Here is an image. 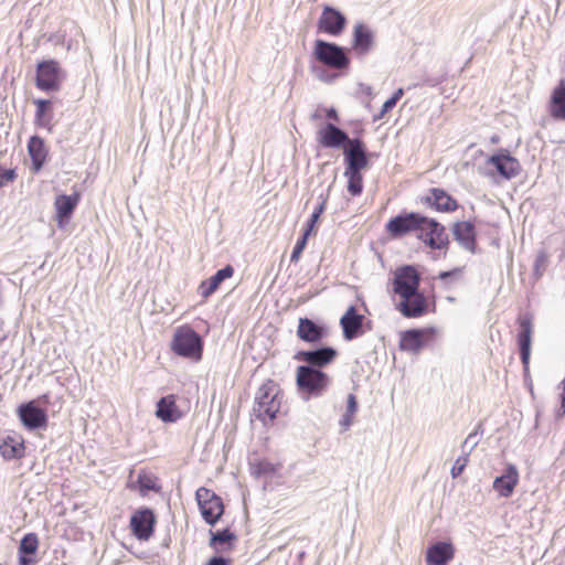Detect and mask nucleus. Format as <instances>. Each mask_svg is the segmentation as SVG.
<instances>
[{
	"mask_svg": "<svg viewBox=\"0 0 565 565\" xmlns=\"http://www.w3.org/2000/svg\"><path fill=\"white\" fill-rule=\"evenodd\" d=\"M282 394L278 384L267 380L256 392L253 413L263 423L274 420L280 409Z\"/></svg>",
	"mask_w": 565,
	"mask_h": 565,
	"instance_id": "obj_1",
	"label": "nucleus"
},
{
	"mask_svg": "<svg viewBox=\"0 0 565 565\" xmlns=\"http://www.w3.org/2000/svg\"><path fill=\"white\" fill-rule=\"evenodd\" d=\"M296 385L305 399L322 396L331 385V377L322 370L297 366Z\"/></svg>",
	"mask_w": 565,
	"mask_h": 565,
	"instance_id": "obj_2",
	"label": "nucleus"
},
{
	"mask_svg": "<svg viewBox=\"0 0 565 565\" xmlns=\"http://www.w3.org/2000/svg\"><path fill=\"white\" fill-rule=\"evenodd\" d=\"M170 347L178 356L194 361H200L202 358L203 340L190 326L175 329Z\"/></svg>",
	"mask_w": 565,
	"mask_h": 565,
	"instance_id": "obj_3",
	"label": "nucleus"
},
{
	"mask_svg": "<svg viewBox=\"0 0 565 565\" xmlns=\"http://www.w3.org/2000/svg\"><path fill=\"white\" fill-rule=\"evenodd\" d=\"M313 55L318 62L337 71L349 68L351 63L347 47L320 39L315 42Z\"/></svg>",
	"mask_w": 565,
	"mask_h": 565,
	"instance_id": "obj_4",
	"label": "nucleus"
},
{
	"mask_svg": "<svg viewBox=\"0 0 565 565\" xmlns=\"http://www.w3.org/2000/svg\"><path fill=\"white\" fill-rule=\"evenodd\" d=\"M65 77V71L55 60H43L36 65L35 85L43 92L60 90Z\"/></svg>",
	"mask_w": 565,
	"mask_h": 565,
	"instance_id": "obj_5",
	"label": "nucleus"
},
{
	"mask_svg": "<svg viewBox=\"0 0 565 565\" xmlns=\"http://www.w3.org/2000/svg\"><path fill=\"white\" fill-rule=\"evenodd\" d=\"M195 498L203 520L209 525H215L224 513L222 499L215 492L204 487L196 490Z\"/></svg>",
	"mask_w": 565,
	"mask_h": 565,
	"instance_id": "obj_6",
	"label": "nucleus"
},
{
	"mask_svg": "<svg viewBox=\"0 0 565 565\" xmlns=\"http://www.w3.org/2000/svg\"><path fill=\"white\" fill-rule=\"evenodd\" d=\"M392 284L395 295L407 298L419 291L420 275L413 265H404L395 270Z\"/></svg>",
	"mask_w": 565,
	"mask_h": 565,
	"instance_id": "obj_7",
	"label": "nucleus"
},
{
	"mask_svg": "<svg viewBox=\"0 0 565 565\" xmlns=\"http://www.w3.org/2000/svg\"><path fill=\"white\" fill-rule=\"evenodd\" d=\"M426 216L416 212H404L392 217L385 225L392 237H402L413 231H420Z\"/></svg>",
	"mask_w": 565,
	"mask_h": 565,
	"instance_id": "obj_8",
	"label": "nucleus"
},
{
	"mask_svg": "<svg viewBox=\"0 0 565 565\" xmlns=\"http://www.w3.org/2000/svg\"><path fill=\"white\" fill-rule=\"evenodd\" d=\"M338 351L333 347L324 345L313 350H301L296 352L294 359L305 362L302 366H311L313 370H322V367L331 364L338 356Z\"/></svg>",
	"mask_w": 565,
	"mask_h": 565,
	"instance_id": "obj_9",
	"label": "nucleus"
},
{
	"mask_svg": "<svg viewBox=\"0 0 565 565\" xmlns=\"http://www.w3.org/2000/svg\"><path fill=\"white\" fill-rule=\"evenodd\" d=\"M418 238L431 249H443L449 244L445 226L435 218H429L427 216L419 231Z\"/></svg>",
	"mask_w": 565,
	"mask_h": 565,
	"instance_id": "obj_10",
	"label": "nucleus"
},
{
	"mask_svg": "<svg viewBox=\"0 0 565 565\" xmlns=\"http://www.w3.org/2000/svg\"><path fill=\"white\" fill-rule=\"evenodd\" d=\"M352 139L347 131L332 122L324 124L317 132V141L323 148L344 150Z\"/></svg>",
	"mask_w": 565,
	"mask_h": 565,
	"instance_id": "obj_11",
	"label": "nucleus"
},
{
	"mask_svg": "<svg viewBox=\"0 0 565 565\" xmlns=\"http://www.w3.org/2000/svg\"><path fill=\"white\" fill-rule=\"evenodd\" d=\"M345 168L364 170L370 164L369 152L365 142L361 138H353L343 150Z\"/></svg>",
	"mask_w": 565,
	"mask_h": 565,
	"instance_id": "obj_12",
	"label": "nucleus"
},
{
	"mask_svg": "<svg viewBox=\"0 0 565 565\" xmlns=\"http://www.w3.org/2000/svg\"><path fill=\"white\" fill-rule=\"evenodd\" d=\"M156 515L149 508L137 510L130 518L132 534L140 541H147L154 532Z\"/></svg>",
	"mask_w": 565,
	"mask_h": 565,
	"instance_id": "obj_13",
	"label": "nucleus"
},
{
	"mask_svg": "<svg viewBox=\"0 0 565 565\" xmlns=\"http://www.w3.org/2000/svg\"><path fill=\"white\" fill-rule=\"evenodd\" d=\"M519 332H518V344L520 350L521 362L524 371H529L530 355H531V342L533 332L532 317L529 313L522 315L518 319Z\"/></svg>",
	"mask_w": 565,
	"mask_h": 565,
	"instance_id": "obj_14",
	"label": "nucleus"
},
{
	"mask_svg": "<svg viewBox=\"0 0 565 565\" xmlns=\"http://www.w3.org/2000/svg\"><path fill=\"white\" fill-rule=\"evenodd\" d=\"M345 25L347 18L342 12L331 6H324L318 21L320 31L338 36L344 31Z\"/></svg>",
	"mask_w": 565,
	"mask_h": 565,
	"instance_id": "obj_15",
	"label": "nucleus"
},
{
	"mask_svg": "<svg viewBox=\"0 0 565 565\" xmlns=\"http://www.w3.org/2000/svg\"><path fill=\"white\" fill-rule=\"evenodd\" d=\"M296 333L301 341L316 344L329 335V328L324 323L303 317L298 320Z\"/></svg>",
	"mask_w": 565,
	"mask_h": 565,
	"instance_id": "obj_16",
	"label": "nucleus"
},
{
	"mask_svg": "<svg viewBox=\"0 0 565 565\" xmlns=\"http://www.w3.org/2000/svg\"><path fill=\"white\" fill-rule=\"evenodd\" d=\"M18 415L21 423L30 430L43 428L47 424L46 412L36 406L34 401L21 404L18 407Z\"/></svg>",
	"mask_w": 565,
	"mask_h": 565,
	"instance_id": "obj_17",
	"label": "nucleus"
},
{
	"mask_svg": "<svg viewBox=\"0 0 565 565\" xmlns=\"http://www.w3.org/2000/svg\"><path fill=\"white\" fill-rule=\"evenodd\" d=\"M434 334V329H409L401 334L399 349L417 354Z\"/></svg>",
	"mask_w": 565,
	"mask_h": 565,
	"instance_id": "obj_18",
	"label": "nucleus"
},
{
	"mask_svg": "<svg viewBox=\"0 0 565 565\" xmlns=\"http://www.w3.org/2000/svg\"><path fill=\"white\" fill-rule=\"evenodd\" d=\"M488 163L493 166L497 172L507 180L518 177L521 172L519 160L512 157L507 150L492 154L488 159Z\"/></svg>",
	"mask_w": 565,
	"mask_h": 565,
	"instance_id": "obj_19",
	"label": "nucleus"
},
{
	"mask_svg": "<svg viewBox=\"0 0 565 565\" xmlns=\"http://www.w3.org/2000/svg\"><path fill=\"white\" fill-rule=\"evenodd\" d=\"M364 316L359 313L355 306H350L340 319L343 338L352 341L364 333Z\"/></svg>",
	"mask_w": 565,
	"mask_h": 565,
	"instance_id": "obj_20",
	"label": "nucleus"
},
{
	"mask_svg": "<svg viewBox=\"0 0 565 565\" xmlns=\"http://www.w3.org/2000/svg\"><path fill=\"white\" fill-rule=\"evenodd\" d=\"M352 50L359 55L369 54L375 44L374 31L363 22H359L353 28Z\"/></svg>",
	"mask_w": 565,
	"mask_h": 565,
	"instance_id": "obj_21",
	"label": "nucleus"
},
{
	"mask_svg": "<svg viewBox=\"0 0 565 565\" xmlns=\"http://www.w3.org/2000/svg\"><path fill=\"white\" fill-rule=\"evenodd\" d=\"M396 309L405 318H419L427 312L428 302L425 295L417 291L411 297L401 298V301L396 305Z\"/></svg>",
	"mask_w": 565,
	"mask_h": 565,
	"instance_id": "obj_22",
	"label": "nucleus"
},
{
	"mask_svg": "<svg viewBox=\"0 0 565 565\" xmlns=\"http://www.w3.org/2000/svg\"><path fill=\"white\" fill-rule=\"evenodd\" d=\"M519 470L515 465H507L503 473L494 478L492 488L502 498H510L519 483Z\"/></svg>",
	"mask_w": 565,
	"mask_h": 565,
	"instance_id": "obj_23",
	"label": "nucleus"
},
{
	"mask_svg": "<svg viewBox=\"0 0 565 565\" xmlns=\"http://www.w3.org/2000/svg\"><path fill=\"white\" fill-rule=\"evenodd\" d=\"M79 201V195L60 194L55 198L54 206L56 211V222L58 227H63L71 218Z\"/></svg>",
	"mask_w": 565,
	"mask_h": 565,
	"instance_id": "obj_24",
	"label": "nucleus"
},
{
	"mask_svg": "<svg viewBox=\"0 0 565 565\" xmlns=\"http://www.w3.org/2000/svg\"><path fill=\"white\" fill-rule=\"evenodd\" d=\"M452 234L461 247L471 253L476 252L477 243L473 223L470 221L456 222L452 225Z\"/></svg>",
	"mask_w": 565,
	"mask_h": 565,
	"instance_id": "obj_25",
	"label": "nucleus"
},
{
	"mask_svg": "<svg viewBox=\"0 0 565 565\" xmlns=\"http://www.w3.org/2000/svg\"><path fill=\"white\" fill-rule=\"evenodd\" d=\"M455 555V548L449 542H437L426 551L428 565H447Z\"/></svg>",
	"mask_w": 565,
	"mask_h": 565,
	"instance_id": "obj_26",
	"label": "nucleus"
},
{
	"mask_svg": "<svg viewBox=\"0 0 565 565\" xmlns=\"http://www.w3.org/2000/svg\"><path fill=\"white\" fill-rule=\"evenodd\" d=\"M430 195L426 198V203L438 212L450 213L458 209V202L444 189L433 188Z\"/></svg>",
	"mask_w": 565,
	"mask_h": 565,
	"instance_id": "obj_27",
	"label": "nucleus"
},
{
	"mask_svg": "<svg viewBox=\"0 0 565 565\" xmlns=\"http://www.w3.org/2000/svg\"><path fill=\"white\" fill-rule=\"evenodd\" d=\"M234 274V268L232 265H226L223 268L218 269L213 276L209 279L203 280L199 286V292L203 298H209L213 295L220 285L227 278H231Z\"/></svg>",
	"mask_w": 565,
	"mask_h": 565,
	"instance_id": "obj_28",
	"label": "nucleus"
},
{
	"mask_svg": "<svg viewBox=\"0 0 565 565\" xmlns=\"http://www.w3.org/2000/svg\"><path fill=\"white\" fill-rule=\"evenodd\" d=\"M156 416L163 423H174L181 418L182 413L175 404L174 395H167L157 402Z\"/></svg>",
	"mask_w": 565,
	"mask_h": 565,
	"instance_id": "obj_29",
	"label": "nucleus"
},
{
	"mask_svg": "<svg viewBox=\"0 0 565 565\" xmlns=\"http://www.w3.org/2000/svg\"><path fill=\"white\" fill-rule=\"evenodd\" d=\"M28 151L32 161V171L38 173L43 168L47 157L44 140L39 136H32L28 142Z\"/></svg>",
	"mask_w": 565,
	"mask_h": 565,
	"instance_id": "obj_30",
	"label": "nucleus"
},
{
	"mask_svg": "<svg viewBox=\"0 0 565 565\" xmlns=\"http://www.w3.org/2000/svg\"><path fill=\"white\" fill-rule=\"evenodd\" d=\"M0 454L7 460L21 458L24 454L23 439L18 435H6L1 437Z\"/></svg>",
	"mask_w": 565,
	"mask_h": 565,
	"instance_id": "obj_31",
	"label": "nucleus"
},
{
	"mask_svg": "<svg viewBox=\"0 0 565 565\" xmlns=\"http://www.w3.org/2000/svg\"><path fill=\"white\" fill-rule=\"evenodd\" d=\"M39 547V539L35 533L25 534L19 545V565H34V555Z\"/></svg>",
	"mask_w": 565,
	"mask_h": 565,
	"instance_id": "obj_32",
	"label": "nucleus"
},
{
	"mask_svg": "<svg viewBox=\"0 0 565 565\" xmlns=\"http://www.w3.org/2000/svg\"><path fill=\"white\" fill-rule=\"evenodd\" d=\"M550 114L553 118L565 120V82L561 81L559 84L553 89L550 99Z\"/></svg>",
	"mask_w": 565,
	"mask_h": 565,
	"instance_id": "obj_33",
	"label": "nucleus"
},
{
	"mask_svg": "<svg viewBox=\"0 0 565 565\" xmlns=\"http://www.w3.org/2000/svg\"><path fill=\"white\" fill-rule=\"evenodd\" d=\"M211 537L209 545L216 552L230 551L236 541V535L230 529L210 531Z\"/></svg>",
	"mask_w": 565,
	"mask_h": 565,
	"instance_id": "obj_34",
	"label": "nucleus"
},
{
	"mask_svg": "<svg viewBox=\"0 0 565 565\" xmlns=\"http://www.w3.org/2000/svg\"><path fill=\"white\" fill-rule=\"evenodd\" d=\"M343 175L348 179V192L352 196H359L363 192V174L362 170H353L345 168Z\"/></svg>",
	"mask_w": 565,
	"mask_h": 565,
	"instance_id": "obj_35",
	"label": "nucleus"
},
{
	"mask_svg": "<svg viewBox=\"0 0 565 565\" xmlns=\"http://www.w3.org/2000/svg\"><path fill=\"white\" fill-rule=\"evenodd\" d=\"M330 189L331 188L329 186L326 193H323V192L320 193V195L318 198L319 199V204L315 207L312 214L310 215V217H309V220L307 222L306 228L303 231L305 234L310 235L313 232L315 226H316L317 222L320 218V215L326 210L327 202H328V199H329Z\"/></svg>",
	"mask_w": 565,
	"mask_h": 565,
	"instance_id": "obj_36",
	"label": "nucleus"
},
{
	"mask_svg": "<svg viewBox=\"0 0 565 565\" xmlns=\"http://www.w3.org/2000/svg\"><path fill=\"white\" fill-rule=\"evenodd\" d=\"M279 466L267 459H260L250 463L252 473L255 477H271L278 470Z\"/></svg>",
	"mask_w": 565,
	"mask_h": 565,
	"instance_id": "obj_37",
	"label": "nucleus"
},
{
	"mask_svg": "<svg viewBox=\"0 0 565 565\" xmlns=\"http://www.w3.org/2000/svg\"><path fill=\"white\" fill-rule=\"evenodd\" d=\"M34 104L36 105V111H35V122L40 127H49L51 118L46 117V114L51 109V102L49 99H36L34 100Z\"/></svg>",
	"mask_w": 565,
	"mask_h": 565,
	"instance_id": "obj_38",
	"label": "nucleus"
},
{
	"mask_svg": "<svg viewBox=\"0 0 565 565\" xmlns=\"http://www.w3.org/2000/svg\"><path fill=\"white\" fill-rule=\"evenodd\" d=\"M550 260H548V254L542 249L536 254L534 264H533V277L535 281L541 279L545 271L547 270Z\"/></svg>",
	"mask_w": 565,
	"mask_h": 565,
	"instance_id": "obj_39",
	"label": "nucleus"
},
{
	"mask_svg": "<svg viewBox=\"0 0 565 565\" xmlns=\"http://www.w3.org/2000/svg\"><path fill=\"white\" fill-rule=\"evenodd\" d=\"M481 428V424H479L476 429L470 433L467 438L461 444V451L462 454H467L470 456L472 450L478 446L480 438H479V429Z\"/></svg>",
	"mask_w": 565,
	"mask_h": 565,
	"instance_id": "obj_40",
	"label": "nucleus"
},
{
	"mask_svg": "<svg viewBox=\"0 0 565 565\" xmlns=\"http://www.w3.org/2000/svg\"><path fill=\"white\" fill-rule=\"evenodd\" d=\"M309 236L310 235L302 233L301 237L298 238L290 255L291 263H297L299 260L303 249L306 248Z\"/></svg>",
	"mask_w": 565,
	"mask_h": 565,
	"instance_id": "obj_41",
	"label": "nucleus"
},
{
	"mask_svg": "<svg viewBox=\"0 0 565 565\" xmlns=\"http://www.w3.org/2000/svg\"><path fill=\"white\" fill-rule=\"evenodd\" d=\"M137 481H138L140 491L143 493L147 491H150V490H158V487H157L154 480L146 473H140L138 476Z\"/></svg>",
	"mask_w": 565,
	"mask_h": 565,
	"instance_id": "obj_42",
	"label": "nucleus"
},
{
	"mask_svg": "<svg viewBox=\"0 0 565 565\" xmlns=\"http://www.w3.org/2000/svg\"><path fill=\"white\" fill-rule=\"evenodd\" d=\"M469 462V456L467 454H462L457 460L455 461L450 473L452 478H458L462 471L465 470L467 463Z\"/></svg>",
	"mask_w": 565,
	"mask_h": 565,
	"instance_id": "obj_43",
	"label": "nucleus"
},
{
	"mask_svg": "<svg viewBox=\"0 0 565 565\" xmlns=\"http://www.w3.org/2000/svg\"><path fill=\"white\" fill-rule=\"evenodd\" d=\"M356 411H358L356 397L354 394H349L345 414L353 416L356 413Z\"/></svg>",
	"mask_w": 565,
	"mask_h": 565,
	"instance_id": "obj_44",
	"label": "nucleus"
},
{
	"mask_svg": "<svg viewBox=\"0 0 565 565\" xmlns=\"http://www.w3.org/2000/svg\"><path fill=\"white\" fill-rule=\"evenodd\" d=\"M461 274V268H454L447 271H440L438 274V279L443 281H447L450 278H457Z\"/></svg>",
	"mask_w": 565,
	"mask_h": 565,
	"instance_id": "obj_45",
	"label": "nucleus"
},
{
	"mask_svg": "<svg viewBox=\"0 0 565 565\" xmlns=\"http://www.w3.org/2000/svg\"><path fill=\"white\" fill-rule=\"evenodd\" d=\"M231 558L221 555H215L207 561L206 565H231Z\"/></svg>",
	"mask_w": 565,
	"mask_h": 565,
	"instance_id": "obj_46",
	"label": "nucleus"
},
{
	"mask_svg": "<svg viewBox=\"0 0 565 565\" xmlns=\"http://www.w3.org/2000/svg\"><path fill=\"white\" fill-rule=\"evenodd\" d=\"M15 178H17V173H15V170H13V169H7L1 173V179L3 180V185L7 184L8 182L14 181Z\"/></svg>",
	"mask_w": 565,
	"mask_h": 565,
	"instance_id": "obj_47",
	"label": "nucleus"
},
{
	"mask_svg": "<svg viewBox=\"0 0 565 565\" xmlns=\"http://www.w3.org/2000/svg\"><path fill=\"white\" fill-rule=\"evenodd\" d=\"M397 102H395L392 97H390L382 106L381 114L379 118H381L384 114L388 113L396 106Z\"/></svg>",
	"mask_w": 565,
	"mask_h": 565,
	"instance_id": "obj_48",
	"label": "nucleus"
},
{
	"mask_svg": "<svg viewBox=\"0 0 565 565\" xmlns=\"http://www.w3.org/2000/svg\"><path fill=\"white\" fill-rule=\"evenodd\" d=\"M352 423H353V416L344 413L340 419V426L342 427V429L343 430L349 429V427L352 425Z\"/></svg>",
	"mask_w": 565,
	"mask_h": 565,
	"instance_id": "obj_49",
	"label": "nucleus"
},
{
	"mask_svg": "<svg viewBox=\"0 0 565 565\" xmlns=\"http://www.w3.org/2000/svg\"><path fill=\"white\" fill-rule=\"evenodd\" d=\"M318 78L326 83H331L337 78L335 74H330L328 71H321L318 74Z\"/></svg>",
	"mask_w": 565,
	"mask_h": 565,
	"instance_id": "obj_50",
	"label": "nucleus"
},
{
	"mask_svg": "<svg viewBox=\"0 0 565 565\" xmlns=\"http://www.w3.org/2000/svg\"><path fill=\"white\" fill-rule=\"evenodd\" d=\"M555 415L557 418L563 417L565 415V395L564 394H561V405L556 409Z\"/></svg>",
	"mask_w": 565,
	"mask_h": 565,
	"instance_id": "obj_51",
	"label": "nucleus"
},
{
	"mask_svg": "<svg viewBox=\"0 0 565 565\" xmlns=\"http://www.w3.org/2000/svg\"><path fill=\"white\" fill-rule=\"evenodd\" d=\"M326 117L328 119H331V120H334V121H339L338 111L333 107H330V108L326 109Z\"/></svg>",
	"mask_w": 565,
	"mask_h": 565,
	"instance_id": "obj_52",
	"label": "nucleus"
},
{
	"mask_svg": "<svg viewBox=\"0 0 565 565\" xmlns=\"http://www.w3.org/2000/svg\"><path fill=\"white\" fill-rule=\"evenodd\" d=\"M404 95V89L403 88H398L394 92V94L391 96L395 102H399V99L403 97Z\"/></svg>",
	"mask_w": 565,
	"mask_h": 565,
	"instance_id": "obj_53",
	"label": "nucleus"
},
{
	"mask_svg": "<svg viewBox=\"0 0 565 565\" xmlns=\"http://www.w3.org/2000/svg\"><path fill=\"white\" fill-rule=\"evenodd\" d=\"M362 92H364L366 95H372V87L369 85L361 84Z\"/></svg>",
	"mask_w": 565,
	"mask_h": 565,
	"instance_id": "obj_54",
	"label": "nucleus"
},
{
	"mask_svg": "<svg viewBox=\"0 0 565 565\" xmlns=\"http://www.w3.org/2000/svg\"><path fill=\"white\" fill-rule=\"evenodd\" d=\"M49 398H50V397H49V395H47V394H44V395L40 396V398H39V399H40L41 402H45V403H47V402H49Z\"/></svg>",
	"mask_w": 565,
	"mask_h": 565,
	"instance_id": "obj_55",
	"label": "nucleus"
},
{
	"mask_svg": "<svg viewBox=\"0 0 565 565\" xmlns=\"http://www.w3.org/2000/svg\"><path fill=\"white\" fill-rule=\"evenodd\" d=\"M319 118H321V115L318 111L312 114V119H319Z\"/></svg>",
	"mask_w": 565,
	"mask_h": 565,
	"instance_id": "obj_56",
	"label": "nucleus"
}]
</instances>
